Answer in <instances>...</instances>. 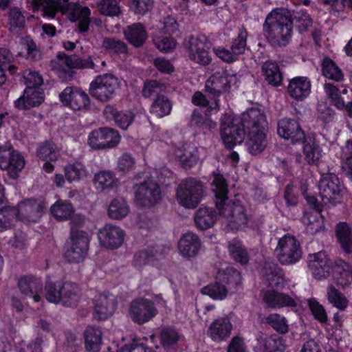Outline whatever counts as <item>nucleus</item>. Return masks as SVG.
I'll return each instance as SVG.
<instances>
[{"mask_svg":"<svg viewBox=\"0 0 352 352\" xmlns=\"http://www.w3.org/2000/svg\"><path fill=\"white\" fill-rule=\"evenodd\" d=\"M118 78L111 74H103L94 78L89 85L90 95L100 102H107L118 88Z\"/></svg>","mask_w":352,"mask_h":352,"instance_id":"obj_7","label":"nucleus"},{"mask_svg":"<svg viewBox=\"0 0 352 352\" xmlns=\"http://www.w3.org/2000/svg\"><path fill=\"white\" fill-rule=\"evenodd\" d=\"M263 300L269 307H296L297 303L290 296L284 293L276 292L274 289L267 290L263 295Z\"/></svg>","mask_w":352,"mask_h":352,"instance_id":"obj_30","label":"nucleus"},{"mask_svg":"<svg viewBox=\"0 0 352 352\" xmlns=\"http://www.w3.org/2000/svg\"><path fill=\"white\" fill-rule=\"evenodd\" d=\"M126 41L135 47H142L147 38V32L141 23H135L124 30Z\"/></svg>","mask_w":352,"mask_h":352,"instance_id":"obj_32","label":"nucleus"},{"mask_svg":"<svg viewBox=\"0 0 352 352\" xmlns=\"http://www.w3.org/2000/svg\"><path fill=\"white\" fill-rule=\"evenodd\" d=\"M161 256L152 249L141 250L134 254L132 264L134 267L139 270L146 265L158 268L160 267L159 257Z\"/></svg>","mask_w":352,"mask_h":352,"instance_id":"obj_35","label":"nucleus"},{"mask_svg":"<svg viewBox=\"0 0 352 352\" xmlns=\"http://www.w3.org/2000/svg\"><path fill=\"white\" fill-rule=\"evenodd\" d=\"M267 323L279 333H285L288 331V324L286 318L278 314H270L266 318Z\"/></svg>","mask_w":352,"mask_h":352,"instance_id":"obj_62","label":"nucleus"},{"mask_svg":"<svg viewBox=\"0 0 352 352\" xmlns=\"http://www.w3.org/2000/svg\"><path fill=\"white\" fill-rule=\"evenodd\" d=\"M265 116L256 109L252 108L242 114L238 124L224 122L221 124V138L228 150L233 149L248 138V151L252 155L261 153L266 147L267 126Z\"/></svg>","mask_w":352,"mask_h":352,"instance_id":"obj_1","label":"nucleus"},{"mask_svg":"<svg viewBox=\"0 0 352 352\" xmlns=\"http://www.w3.org/2000/svg\"><path fill=\"white\" fill-rule=\"evenodd\" d=\"M182 335L173 326H166L160 331V343L166 352H177Z\"/></svg>","mask_w":352,"mask_h":352,"instance_id":"obj_26","label":"nucleus"},{"mask_svg":"<svg viewBox=\"0 0 352 352\" xmlns=\"http://www.w3.org/2000/svg\"><path fill=\"white\" fill-rule=\"evenodd\" d=\"M308 307L314 316V318L321 324H327L328 316L327 311L323 307L315 298H311L307 300Z\"/></svg>","mask_w":352,"mask_h":352,"instance_id":"obj_54","label":"nucleus"},{"mask_svg":"<svg viewBox=\"0 0 352 352\" xmlns=\"http://www.w3.org/2000/svg\"><path fill=\"white\" fill-rule=\"evenodd\" d=\"M333 261L324 252L309 254L307 256L308 269L317 280L327 278L331 275Z\"/></svg>","mask_w":352,"mask_h":352,"instance_id":"obj_14","label":"nucleus"},{"mask_svg":"<svg viewBox=\"0 0 352 352\" xmlns=\"http://www.w3.org/2000/svg\"><path fill=\"white\" fill-rule=\"evenodd\" d=\"M212 185L214 187L215 207L220 215H228L230 223L239 229L248 223V219L244 206L239 202L228 200V188L226 179L220 173H214Z\"/></svg>","mask_w":352,"mask_h":352,"instance_id":"obj_2","label":"nucleus"},{"mask_svg":"<svg viewBox=\"0 0 352 352\" xmlns=\"http://www.w3.org/2000/svg\"><path fill=\"white\" fill-rule=\"evenodd\" d=\"M322 75L335 82H342L344 74L336 63L329 56H325L321 63Z\"/></svg>","mask_w":352,"mask_h":352,"instance_id":"obj_42","label":"nucleus"},{"mask_svg":"<svg viewBox=\"0 0 352 352\" xmlns=\"http://www.w3.org/2000/svg\"><path fill=\"white\" fill-rule=\"evenodd\" d=\"M201 245L199 237L193 232H188L183 234L179 240L178 250L182 256L190 258L198 254Z\"/></svg>","mask_w":352,"mask_h":352,"instance_id":"obj_23","label":"nucleus"},{"mask_svg":"<svg viewBox=\"0 0 352 352\" xmlns=\"http://www.w3.org/2000/svg\"><path fill=\"white\" fill-rule=\"evenodd\" d=\"M330 276L338 286H349L352 283V267L342 259L337 260L332 264Z\"/></svg>","mask_w":352,"mask_h":352,"instance_id":"obj_24","label":"nucleus"},{"mask_svg":"<svg viewBox=\"0 0 352 352\" xmlns=\"http://www.w3.org/2000/svg\"><path fill=\"white\" fill-rule=\"evenodd\" d=\"M305 160L309 165H318L322 156V148L320 140L314 133L305 135L301 142Z\"/></svg>","mask_w":352,"mask_h":352,"instance_id":"obj_20","label":"nucleus"},{"mask_svg":"<svg viewBox=\"0 0 352 352\" xmlns=\"http://www.w3.org/2000/svg\"><path fill=\"white\" fill-rule=\"evenodd\" d=\"M124 236L125 232L121 228L110 223L105 224L98 233L101 246L109 250L120 248L124 243Z\"/></svg>","mask_w":352,"mask_h":352,"instance_id":"obj_15","label":"nucleus"},{"mask_svg":"<svg viewBox=\"0 0 352 352\" xmlns=\"http://www.w3.org/2000/svg\"><path fill=\"white\" fill-rule=\"evenodd\" d=\"M266 279L271 287L282 289L285 287V274L280 267L274 265L266 273Z\"/></svg>","mask_w":352,"mask_h":352,"instance_id":"obj_51","label":"nucleus"},{"mask_svg":"<svg viewBox=\"0 0 352 352\" xmlns=\"http://www.w3.org/2000/svg\"><path fill=\"white\" fill-rule=\"evenodd\" d=\"M173 104L164 94H157L153 99L150 112L158 118H163L170 113Z\"/></svg>","mask_w":352,"mask_h":352,"instance_id":"obj_40","label":"nucleus"},{"mask_svg":"<svg viewBox=\"0 0 352 352\" xmlns=\"http://www.w3.org/2000/svg\"><path fill=\"white\" fill-rule=\"evenodd\" d=\"M18 287L21 294L32 298L34 301L38 302L41 300L43 282L41 278L32 276H24L18 281Z\"/></svg>","mask_w":352,"mask_h":352,"instance_id":"obj_21","label":"nucleus"},{"mask_svg":"<svg viewBox=\"0 0 352 352\" xmlns=\"http://www.w3.org/2000/svg\"><path fill=\"white\" fill-rule=\"evenodd\" d=\"M116 303L107 296H100L94 300V318L98 321L107 320L113 315Z\"/></svg>","mask_w":352,"mask_h":352,"instance_id":"obj_31","label":"nucleus"},{"mask_svg":"<svg viewBox=\"0 0 352 352\" xmlns=\"http://www.w3.org/2000/svg\"><path fill=\"white\" fill-rule=\"evenodd\" d=\"M129 211L127 202L122 198L113 199L108 208V215L114 219H122Z\"/></svg>","mask_w":352,"mask_h":352,"instance_id":"obj_50","label":"nucleus"},{"mask_svg":"<svg viewBox=\"0 0 352 352\" xmlns=\"http://www.w3.org/2000/svg\"><path fill=\"white\" fill-rule=\"evenodd\" d=\"M25 164L23 156L12 146H0V168L7 170L10 178L17 179Z\"/></svg>","mask_w":352,"mask_h":352,"instance_id":"obj_11","label":"nucleus"},{"mask_svg":"<svg viewBox=\"0 0 352 352\" xmlns=\"http://www.w3.org/2000/svg\"><path fill=\"white\" fill-rule=\"evenodd\" d=\"M65 283H54L52 281H47L45 289L46 291L45 298L50 302L57 304L62 301L63 305H66V301L63 299L65 294L63 292L64 289Z\"/></svg>","mask_w":352,"mask_h":352,"instance_id":"obj_45","label":"nucleus"},{"mask_svg":"<svg viewBox=\"0 0 352 352\" xmlns=\"http://www.w3.org/2000/svg\"><path fill=\"white\" fill-rule=\"evenodd\" d=\"M153 43L161 52L168 53L175 48L177 42L170 36L160 35L153 38Z\"/></svg>","mask_w":352,"mask_h":352,"instance_id":"obj_59","label":"nucleus"},{"mask_svg":"<svg viewBox=\"0 0 352 352\" xmlns=\"http://www.w3.org/2000/svg\"><path fill=\"white\" fill-rule=\"evenodd\" d=\"M311 86L308 77L296 76L289 80L287 93L292 98L302 101L310 94Z\"/></svg>","mask_w":352,"mask_h":352,"instance_id":"obj_25","label":"nucleus"},{"mask_svg":"<svg viewBox=\"0 0 352 352\" xmlns=\"http://www.w3.org/2000/svg\"><path fill=\"white\" fill-rule=\"evenodd\" d=\"M175 154L181 166L186 170L193 167L199 160L197 148L190 144H184L177 148Z\"/></svg>","mask_w":352,"mask_h":352,"instance_id":"obj_29","label":"nucleus"},{"mask_svg":"<svg viewBox=\"0 0 352 352\" xmlns=\"http://www.w3.org/2000/svg\"><path fill=\"white\" fill-rule=\"evenodd\" d=\"M204 186L200 180L189 177L183 179L176 190L177 203L188 209L195 208L201 202Z\"/></svg>","mask_w":352,"mask_h":352,"instance_id":"obj_6","label":"nucleus"},{"mask_svg":"<svg viewBox=\"0 0 352 352\" xmlns=\"http://www.w3.org/2000/svg\"><path fill=\"white\" fill-rule=\"evenodd\" d=\"M91 10L87 6H82L79 3L69 2L67 0V19L72 22L90 16Z\"/></svg>","mask_w":352,"mask_h":352,"instance_id":"obj_53","label":"nucleus"},{"mask_svg":"<svg viewBox=\"0 0 352 352\" xmlns=\"http://www.w3.org/2000/svg\"><path fill=\"white\" fill-rule=\"evenodd\" d=\"M239 82L237 74L232 70L221 69L212 74L205 83V91L213 101L215 109L219 108V97L229 92Z\"/></svg>","mask_w":352,"mask_h":352,"instance_id":"obj_5","label":"nucleus"},{"mask_svg":"<svg viewBox=\"0 0 352 352\" xmlns=\"http://www.w3.org/2000/svg\"><path fill=\"white\" fill-rule=\"evenodd\" d=\"M87 171L85 166L80 162L67 164V182L80 181L86 177Z\"/></svg>","mask_w":352,"mask_h":352,"instance_id":"obj_63","label":"nucleus"},{"mask_svg":"<svg viewBox=\"0 0 352 352\" xmlns=\"http://www.w3.org/2000/svg\"><path fill=\"white\" fill-rule=\"evenodd\" d=\"M263 74L270 85L279 87L282 85L283 76L278 65L275 61L268 60L262 66Z\"/></svg>","mask_w":352,"mask_h":352,"instance_id":"obj_38","label":"nucleus"},{"mask_svg":"<svg viewBox=\"0 0 352 352\" xmlns=\"http://www.w3.org/2000/svg\"><path fill=\"white\" fill-rule=\"evenodd\" d=\"M336 236L341 248L347 254L352 252V228L344 221H340L336 226Z\"/></svg>","mask_w":352,"mask_h":352,"instance_id":"obj_37","label":"nucleus"},{"mask_svg":"<svg viewBox=\"0 0 352 352\" xmlns=\"http://www.w3.org/2000/svg\"><path fill=\"white\" fill-rule=\"evenodd\" d=\"M67 107L74 111L81 110L89 106V96L82 90L76 87H67Z\"/></svg>","mask_w":352,"mask_h":352,"instance_id":"obj_36","label":"nucleus"},{"mask_svg":"<svg viewBox=\"0 0 352 352\" xmlns=\"http://www.w3.org/2000/svg\"><path fill=\"white\" fill-rule=\"evenodd\" d=\"M153 5V0H129L130 10L136 15H144L151 10Z\"/></svg>","mask_w":352,"mask_h":352,"instance_id":"obj_64","label":"nucleus"},{"mask_svg":"<svg viewBox=\"0 0 352 352\" xmlns=\"http://www.w3.org/2000/svg\"><path fill=\"white\" fill-rule=\"evenodd\" d=\"M327 298L331 304L339 309L343 310L348 305L346 297L333 285L328 287Z\"/></svg>","mask_w":352,"mask_h":352,"instance_id":"obj_58","label":"nucleus"},{"mask_svg":"<svg viewBox=\"0 0 352 352\" xmlns=\"http://www.w3.org/2000/svg\"><path fill=\"white\" fill-rule=\"evenodd\" d=\"M275 254L282 265L294 264L299 261L302 256L298 241L289 234H286L278 239Z\"/></svg>","mask_w":352,"mask_h":352,"instance_id":"obj_8","label":"nucleus"},{"mask_svg":"<svg viewBox=\"0 0 352 352\" xmlns=\"http://www.w3.org/2000/svg\"><path fill=\"white\" fill-rule=\"evenodd\" d=\"M318 188L322 200L333 204L337 202V197H340L342 191L340 179L334 173L322 175Z\"/></svg>","mask_w":352,"mask_h":352,"instance_id":"obj_16","label":"nucleus"},{"mask_svg":"<svg viewBox=\"0 0 352 352\" xmlns=\"http://www.w3.org/2000/svg\"><path fill=\"white\" fill-rule=\"evenodd\" d=\"M70 221V239L71 249H67V263H78L84 261L87 254L89 245L88 233L84 230H79L75 227H81L85 224V216L75 214L69 219Z\"/></svg>","mask_w":352,"mask_h":352,"instance_id":"obj_4","label":"nucleus"},{"mask_svg":"<svg viewBox=\"0 0 352 352\" xmlns=\"http://www.w3.org/2000/svg\"><path fill=\"white\" fill-rule=\"evenodd\" d=\"M277 133L280 138L290 140L293 144L301 142L305 135L299 122L292 118L280 119L278 122Z\"/></svg>","mask_w":352,"mask_h":352,"instance_id":"obj_18","label":"nucleus"},{"mask_svg":"<svg viewBox=\"0 0 352 352\" xmlns=\"http://www.w3.org/2000/svg\"><path fill=\"white\" fill-rule=\"evenodd\" d=\"M45 97L42 87H25L21 96L14 102V105L18 110H30L39 107L44 102Z\"/></svg>","mask_w":352,"mask_h":352,"instance_id":"obj_17","label":"nucleus"},{"mask_svg":"<svg viewBox=\"0 0 352 352\" xmlns=\"http://www.w3.org/2000/svg\"><path fill=\"white\" fill-rule=\"evenodd\" d=\"M232 327L228 316L218 317L210 323L206 333L212 341L222 342L230 338Z\"/></svg>","mask_w":352,"mask_h":352,"instance_id":"obj_19","label":"nucleus"},{"mask_svg":"<svg viewBox=\"0 0 352 352\" xmlns=\"http://www.w3.org/2000/svg\"><path fill=\"white\" fill-rule=\"evenodd\" d=\"M185 47L188 51L189 58L196 63L206 66L212 60L209 54V43L204 35L190 36L185 43Z\"/></svg>","mask_w":352,"mask_h":352,"instance_id":"obj_12","label":"nucleus"},{"mask_svg":"<svg viewBox=\"0 0 352 352\" xmlns=\"http://www.w3.org/2000/svg\"><path fill=\"white\" fill-rule=\"evenodd\" d=\"M217 276L226 286L228 290H236L241 284V272L232 267H226L221 273L219 272Z\"/></svg>","mask_w":352,"mask_h":352,"instance_id":"obj_41","label":"nucleus"},{"mask_svg":"<svg viewBox=\"0 0 352 352\" xmlns=\"http://www.w3.org/2000/svg\"><path fill=\"white\" fill-rule=\"evenodd\" d=\"M263 31L273 47L287 46L293 34L292 16L289 12L273 10L266 16Z\"/></svg>","mask_w":352,"mask_h":352,"instance_id":"obj_3","label":"nucleus"},{"mask_svg":"<svg viewBox=\"0 0 352 352\" xmlns=\"http://www.w3.org/2000/svg\"><path fill=\"white\" fill-rule=\"evenodd\" d=\"M217 220L216 209L211 207H200L195 212L194 221L197 228L206 230L212 228Z\"/></svg>","mask_w":352,"mask_h":352,"instance_id":"obj_34","label":"nucleus"},{"mask_svg":"<svg viewBox=\"0 0 352 352\" xmlns=\"http://www.w3.org/2000/svg\"><path fill=\"white\" fill-rule=\"evenodd\" d=\"M293 25H295L300 34H303L308 30L312 25V19L305 10L296 12L292 17Z\"/></svg>","mask_w":352,"mask_h":352,"instance_id":"obj_56","label":"nucleus"},{"mask_svg":"<svg viewBox=\"0 0 352 352\" xmlns=\"http://www.w3.org/2000/svg\"><path fill=\"white\" fill-rule=\"evenodd\" d=\"M118 352H156L153 346L148 345V338H134L130 344H124Z\"/></svg>","mask_w":352,"mask_h":352,"instance_id":"obj_52","label":"nucleus"},{"mask_svg":"<svg viewBox=\"0 0 352 352\" xmlns=\"http://www.w3.org/2000/svg\"><path fill=\"white\" fill-rule=\"evenodd\" d=\"M50 67L63 82H66V53L59 52L56 58L51 60Z\"/></svg>","mask_w":352,"mask_h":352,"instance_id":"obj_55","label":"nucleus"},{"mask_svg":"<svg viewBox=\"0 0 352 352\" xmlns=\"http://www.w3.org/2000/svg\"><path fill=\"white\" fill-rule=\"evenodd\" d=\"M36 156L41 160L56 161L58 155L55 151L54 144L46 141L38 146L36 150Z\"/></svg>","mask_w":352,"mask_h":352,"instance_id":"obj_61","label":"nucleus"},{"mask_svg":"<svg viewBox=\"0 0 352 352\" xmlns=\"http://www.w3.org/2000/svg\"><path fill=\"white\" fill-rule=\"evenodd\" d=\"M9 30L15 32L24 27L25 21L21 11L16 8H11L8 12Z\"/></svg>","mask_w":352,"mask_h":352,"instance_id":"obj_57","label":"nucleus"},{"mask_svg":"<svg viewBox=\"0 0 352 352\" xmlns=\"http://www.w3.org/2000/svg\"><path fill=\"white\" fill-rule=\"evenodd\" d=\"M72 69H95V64L91 58L89 56L87 58H82L76 55H67V80L72 78Z\"/></svg>","mask_w":352,"mask_h":352,"instance_id":"obj_47","label":"nucleus"},{"mask_svg":"<svg viewBox=\"0 0 352 352\" xmlns=\"http://www.w3.org/2000/svg\"><path fill=\"white\" fill-rule=\"evenodd\" d=\"M102 46L109 52L116 54H125L128 52L126 44L118 39L105 38Z\"/></svg>","mask_w":352,"mask_h":352,"instance_id":"obj_60","label":"nucleus"},{"mask_svg":"<svg viewBox=\"0 0 352 352\" xmlns=\"http://www.w3.org/2000/svg\"><path fill=\"white\" fill-rule=\"evenodd\" d=\"M162 199L160 185L152 179L144 180L135 186V202L138 207H151Z\"/></svg>","mask_w":352,"mask_h":352,"instance_id":"obj_9","label":"nucleus"},{"mask_svg":"<svg viewBox=\"0 0 352 352\" xmlns=\"http://www.w3.org/2000/svg\"><path fill=\"white\" fill-rule=\"evenodd\" d=\"M120 141L118 131L109 127L94 130L88 137V144L94 149L112 148L117 146Z\"/></svg>","mask_w":352,"mask_h":352,"instance_id":"obj_13","label":"nucleus"},{"mask_svg":"<svg viewBox=\"0 0 352 352\" xmlns=\"http://www.w3.org/2000/svg\"><path fill=\"white\" fill-rule=\"evenodd\" d=\"M19 210L15 207L5 206L0 209V232L12 228L18 220Z\"/></svg>","mask_w":352,"mask_h":352,"instance_id":"obj_46","label":"nucleus"},{"mask_svg":"<svg viewBox=\"0 0 352 352\" xmlns=\"http://www.w3.org/2000/svg\"><path fill=\"white\" fill-rule=\"evenodd\" d=\"M258 352H284L285 340L280 337L270 336L259 342Z\"/></svg>","mask_w":352,"mask_h":352,"instance_id":"obj_48","label":"nucleus"},{"mask_svg":"<svg viewBox=\"0 0 352 352\" xmlns=\"http://www.w3.org/2000/svg\"><path fill=\"white\" fill-rule=\"evenodd\" d=\"M201 292L204 295H207L214 300H224L228 294V288L223 283L215 277L214 281L204 286Z\"/></svg>","mask_w":352,"mask_h":352,"instance_id":"obj_43","label":"nucleus"},{"mask_svg":"<svg viewBox=\"0 0 352 352\" xmlns=\"http://www.w3.org/2000/svg\"><path fill=\"white\" fill-rule=\"evenodd\" d=\"M324 90L330 101V104L338 110L344 111L347 118H352V100L346 102L341 96L340 90L331 83H325Z\"/></svg>","mask_w":352,"mask_h":352,"instance_id":"obj_22","label":"nucleus"},{"mask_svg":"<svg viewBox=\"0 0 352 352\" xmlns=\"http://www.w3.org/2000/svg\"><path fill=\"white\" fill-rule=\"evenodd\" d=\"M104 113L107 119L115 122L116 125L126 130L135 119V114L129 110H118L115 106L108 105L104 108Z\"/></svg>","mask_w":352,"mask_h":352,"instance_id":"obj_28","label":"nucleus"},{"mask_svg":"<svg viewBox=\"0 0 352 352\" xmlns=\"http://www.w3.org/2000/svg\"><path fill=\"white\" fill-rule=\"evenodd\" d=\"M248 31L243 25L237 31V35L232 39L230 48L236 57L245 54L248 47L247 44Z\"/></svg>","mask_w":352,"mask_h":352,"instance_id":"obj_49","label":"nucleus"},{"mask_svg":"<svg viewBox=\"0 0 352 352\" xmlns=\"http://www.w3.org/2000/svg\"><path fill=\"white\" fill-rule=\"evenodd\" d=\"M228 248L231 258L234 261L242 265L249 263L250 256L241 241L234 239L229 242Z\"/></svg>","mask_w":352,"mask_h":352,"instance_id":"obj_44","label":"nucleus"},{"mask_svg":"<svg viewBox=\"0 0 352 352\" xmlns=\"http://www.w3.org/2000/svg\"><path fill=\"white\" fill-rule=\"evenodd\" d=\"M158 310L155 302L148 298L139 297L133 299L129 305V315L137 324H144L155 318Z\"/></svg>","mask_w":352,"mask_h":352,"instance_id":"obj_10","label":"nucleus"},{"mask_svg":"<svg viewBox=\"0 0 352 352\" xmlns=\"http://www.w3.org/2000/svg\"><path fill=\"white\" fill-rule=\"evenodd\" d=\"M34 8L43 10V16L49 19H54L60 12L66 15V0H32Z\"/></svg>","mask_w":352,"mask_h":352,"instance_id":"obj_27","label":"nucleus"},{"mask_svg":"<svg viewBox=\"0 0 352 352\" xmlns=\"http://www.w3.org/2000/svg\"><path fill=\"white\" fill-rule=\"evenodd\" d=\"M93 183L95 188L100 192L111 190L118 185V179L111 170H100L94 175Z\"/></svg>","mask_w":352,"mask_h":352,"instance_id":"obj_33","label":"nucleus"},{"mask_svg":"<svg viewBox=\"0 0 352 352\" xmlns=\"http://www.w3.org/2000/svg\"><path fill=\"white\" fill-rule=\"evenodd\" d=\"M87 351L98 352L102 344V331L100 328L88 326L84 332Z\"/></svg>","mask_w":352,"mask_h":352,"instance_id":"obj_39","label":"nucleus"}]
</instances>
